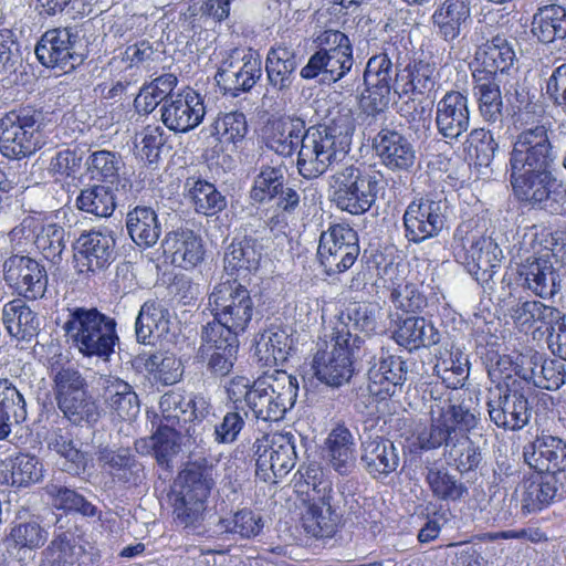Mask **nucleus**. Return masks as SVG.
<instances>
[{
    "label": "nucleus",
    "mask_w": 566,
    "mask_h": 566,
    "mask_svg": "<svg viewBox=\"0 0 566 566\" xmlns=\"http://www.w3.org/2000/svg\"><path fill=\"white\" fill-rule=\"evenodd\" d=\"M179 492L207 501L214 486L212 461L205 457L195 458L190 453L189 461L178 476Z\"/></svg>",
    "instance_id": "obj_40"
},
{
    "label": "nucleus",
    "mask_w": 566,
    "mask_h": 566,
    "mask_svg": "<svg viewBox=\"0 0 566 566\" xmlns=\"http://www.w3.org/2000/svg\"><path fill=\"white\" fill-rule=\"evenodd\" d=\"M327 457L331 467L340 475L350 474L356 467L354 436L343 424L334 428L326 439Z\"/></svg>",
    "instance_id": "obj_43"
},
{
    "label": "nucleus",
    "mask_w": 566,
    "mask_h": 566,
    "mask_svg": "<svg viewBox=\"0 0 566 566\" xmlns=\"http://www.w3.org/2000/svg\"><path fill=\"white\" fill-rule=\"evenodd\" d=\"M115 239L111 231H90L80 235L74 244V260L78 272H95L115 259Z\"/></svg>",
    "instance_id": "obj_24"
},
{
    "label": "nucleus",
    "mask_w": 566,
    "mask_h": 566,
    "mask_svg": "<svg viewBox=\"0 0 566 566\" xmlns=\"http://www.w3.org/2000/svg\"><path fill=\"white\" fill-rule=\"evenodd\" d=\"M381 175L354 164L336 169L328 178L331 200L350 214H363L376 202Z\"/></svg>",
    "instance_id": "obj_6"
},
{
    "label": "nucleus",
    "mask_w": 566,
    "mask_h": 566,
    "mask_svg": "<svg viewBox=\"0 0 566 566\" xmlns=\"http://www.w3.org/2000/svg\"><path fill=\"white\" fill-rule=\"evenodd\" d=\"M462 251H464V263L469 272L482 282L493 277L503 258L499 245L491 238L482 235L468 237L463 242Z\"/></svg>",
    "instance_id": "obj_30"
},
{
    "label": "nucleus",
    "mask_w": 566,
    "mask_h": 566,
    "mask_svg": "<svg viewBox=\"0 0 566 566\" xmlns=\"http://www.w3.org/2000/svg\"><path fill=\"white\" fill-rule=\"evenodd\" d=\"M506 360H497L489 368V377L495 384L488 392V412L490 420L505 430H521L532 417V407L524 392L522 381L511 375L502 376L501 365Z\"/></svg>",
    "instance_id": "obj_4"
},
{
    "label": "nucleus",
    "mask_w": 566,
    "mask_h": 566,
    "mask_svg": "<svg viewBox=\"0 0 566 566\" xmlns=\"http://www.w3.org/2000/svg\"><path fill=\"white\" fill-rule=\"evenodd\" d=\"M316 469H308L306 474L313 479V497L302 516L304 531L315 538H331L342 525L344 510L343 493L334 491L331 481L316 482Z\"/></svg>",
    "instance_id": "obj_9"
},
{
    "label": "nucleus",
    "mask_w": 566,
    "mask_h": 566,
    "mask_svg": "<svg viewBox=\"0 0 566 566\" xmlns=\"http://www.w3.org/2000/svg\"><path fill=\"white\" fill-rule=\"evenodd\" d=\"M424 470L426 482L432 495L438 500L455 502L468 493L465 484L451 474L444 465L432 463L426 465Z\"/></svg>",
    "instance_id": "obj_54"
},
{
    "label": "nucleus",
    "mask_w": 566,
    "mask_h": 566,
    "mask_svg": "<svg viewBox=\"0 0 566 566\" xmlns=\"http://www.w3.org/2000/svg\"><path fill=\"white\" fill-rule=\"evenodd\" d=\"M513 193L518 201L551 216L566 213V184L552 169L510 171Z\"/></svg>",
    "instance_id": "obj_7"
},
{
    "label": "nucleus",
    "mask_w": 566,
    "mask_h": 566,
    "mask_svg": "<svg viewBox=\"0 0 566 566\" xmlns=\"http://www.w3.org/2000/svg\"><path fill=\"white\" fill-rule=\"evenodd\" d=\"M483 72L473 73L474 95L478 98L479 112L482 118L490 123H501L503 118V99L500 80L482 76Z\"/></svg>",
    "instance_id": "obj_45"
},
{
    "label": "nucleus",
    "mask_w": 566,
    "mask_h": 566,
    "mask_svg": "<svg viewBox=\"0 0 566 566\" xmlns=\"http://www.w3.org/2000/svg\"><path fill=\"white\" fill-rule=\"evenodd\" d=\"M298 381L285 370L275 369L252 384L248 407L256 419L279 421L296 402Z\"/></svg>",
    "instance_id": "obj_8"
},
{
    "label": "nucleus",
    "mask_w": 566,
    "mask_h": 566,
    "mask_svg": "<svg viewBox=\"0 0 566 566\" xmlns=\"http://www.w3.org/2000/svg\"><path fill=\"white\" fill-rule=\"evenodd\" d=\"M431 424L419 436L423 450L444 447V455L460 473L475 470L482 452L468 436L480 421L478 396L473 392H451L449 398H437L430 406Z\"/></svg>",
    "instance_id": "obj_1"
},
{
    "label": "nucleus",
    "mask_w": 566,
    "mask_h": 566,
    "mask_svg": "<svg viewBox=\"0 0 566 566\" xmlns=\"http://www.w3.org/2000/svg\"><path fill=\"white\" fill-rule=\"evenodd\" d=\"M97 462L114 482L138 486L146 479L145 467L129 448H99Z\"/></svg>",
    "instance_id": "obj_28"
},
{
    "label": "nucleus",
    "mask_w": 566,
    "mask_h": 566,
    "mask_svg": "<svg viewBox=\"0 0 566 566\" xmlns=\"http://www.w3.org/2000/svg\"><path fill=\"white\" fill-rule=\"evenodd\" d=\"M373 148L381 163L392 171H409L415 165L416 151L412 144L394 128L381 126L373 137Z\"/></svg>",
    "instance_id": "obj_26"
},
{
    "label": "nucleus",
    "mask_w": 566,
    "mask_h": 566,
    "mask_svg": "<svg viewBox=\"0 0 566 566\" xmlns=\"http://www.w3.org/2000/svg\"><path fill=\"white\" fill-rule=\"evenodd\" d=\"M57 409L73 426H95L102 417V408L96 398L88 391H81L55 399Z\"/></svg>",
    "instance_id": "obj_41"
},
{
    "label": "nucleus",
    "mask_w": 566,
    "mask_h": 566,
    "mask_svg": "<svg viewBox=\"0 0 566 566\" xmlns=\"http://www.w3.org/2000/svg\"><path fill=\"white\" fill-rule=\"evenodd\" d=\"M84 547L72 535L61 533L41 552L39 566H80Z\"/></svg>",
    "instance_id": "obj_51"
},
{
    "label": "nucleus",
    "mask_w": 566,
    "mask_h": 566,
    "mask_svg": "<svg viewBox=\"0 0 566 566\" xmlns=\"http://www.w3.org/2000/svg\"><path fill=\"white\" fill-rule=\"evenodd\" d=\"M359 253L358 234L348 224H333L319 237L317 256L327 275L350 269Z\"/></svg>",
    "instance_id": "obj_16"
},
{
    "label": "nucleus",
    "mask_w": 566,
    "mask_h": 566,
    "mask_svg": "<svg viewBox=\"0 0 566 566\" xmlns=\"http://www.w3.org/2000/svg\"><path fill=\"white\" fill-rule=\"evenodd\" d=\"M331 350H318L312 361L314 376L329 387L347 384L354 375V363L364 354L378 347L377 339H365L359 335H349L347 331L334 332Z\"/></svg>",
    "instance_id": "obj_5"
},
{
    "label": "nucleus",
    "mask_w": 566,
    "mask_h": 566,
    "mask_svg": "<svg viewBox=\"0 0 566 566\" xmlns=\"http://www.w3.org/2000/svg\"><path fill=\"white\" fill-rule=\"evenodd\" d=\"M475 61L481 67H478L474 73L483 72L482 76L499 78V74L505 73L513 65L515 52L506 38L495 35L479 46Z\"/></svg>",
    "instance_id": "obj_36"
},
{
    "label": "nucleus",
    "mask_w": 566,
    "mask_h": 566,
    "mask_svg": "<svg viewBox=\"0 0 566 566\" xmlns=\"http://www.w3.org/2000/svg\"><path fill=\"white\" fill-rule=\"evenodd\" d=\"M380 310L376 304L366 302L350 303L339 315V324L335 332L347 331L349 335H359L365 339H380L378 336H370L369 333L377 327V319Z\"/></svg>",
    "instance_id": "obj_42"
},
{
    "label": "nucleus",
    "mask_w": 566,
    "mask_h": 566,
    "mask_svg": "<svg viewBox=\"0 0 566 566\" xmlns=\"http://www.w3.org/2000/svg\"><path fill=\"white\" fill-rule=\"evenodd\" d=\"M521 510L523 514H532L548 506L555 499L558 488L555 475H537L523 483Z\"/></svg>",
    "instance_id": "obj_48"
},
{
    "label": "nucleus",
    "mask_w": 566,
    "mask_h": 566,
    "mask_svg": "<svg viewBox=\"0 0 566 566\" xmlns=\"http://www.w3.org/2000/svg\"><path fill=\"white\" fill-rule=\"evenodd\" d=\"M360 462L373 479L384 480L399 468V450L389 439L369 437L361 442Z\"/></svg>",
    "instance_id": "obj_31"
},
{
    "label": "nucleus",
    "mask_w": 566,
    "mask_h": 566,
    "mask_svg": "<svg viewBox=\"0 0 566 566\" xmlns=\"http://www.w3.org/2000/svg\"><path fill=\"white\" fill-rule=\"evenodd\" d=\"M399 75V67L394 65L387 52L373 55L364 71L365 93L360 106L366 115L367 127L377 122H386V108L390 103L391 91Z\"/></svg>",
    "instance_id": "obj_10"
},
{
    "label": "nucleus",
    "mask_w": 566,
    "mask_h": 566,
    "mask_svg": "<svg viewBox=\"0 0 566 566\" xmlns=\"http://www.w3.org/2000/svg\"><path fill=\"white\" fill-rule=\"evenodd\" d=\"M161 245L164 252L171 255V262L184 269L193 268L203 260L202 240L190 229L169 231Z\"/></svg>",
    "instance_id": "obj_35"
},
{
    "label": "nucleus",
    "mask_w": 566,
    "mask_h": 566,
    "mask_svg": "<svg viewBox=\"0 0 566 566\" xmlns=\"http://www.w3.org/2000/svg\"><path fill=\"white\" fill-rule=\"evenodd\" d=\"M209 306L213 319L207 324L220 325L237 336L245 332L259 314L250 291L235 281L216 285L209 295Z\"/></svg>",
    "instance_id": "obj_11"
},
{
    "label": "nucleus",
    "mask_w": 566,
    "mask_h": 566,
    "mask_svg": "<svg viewBox=\"0 0 566 566\" xmlns=\"http://www.w3.org/2000/svg\"><path fill=\"white\" fill-rule=\"evenodd\" d=\"M378 347L374 352H368L365 355L361 349V359L367 358L368 364L370 365L368 369V390L371 395H379V388L376 387L381 385V380L386 378V374L390 371L391 368L400 367L401 357L389 355L385 352L384 346L381 345V339H377Z\"/></svg>",
    "instance_id": "obj_61"
},
{
    "label": "nucleus",
    "mask_w": 566,
    "mask_h": 566,
    "mask_svg": "<svg viewBox=\"0 0 566 566\" xmlns=\"http://www.w3.org/2000/svg\"><path fill=\"white\" fill-rule=\"evenodd\" d=\"M126 229L130 239L142 248L154 247L161 234L158 216L150 207L137 206L126 216Z\"/></svg>",
    "instance_id": "obj_44"
},
{
    "label": "nucleus",
    "mask_w": 566,
    "mask_h": 566,
    "mask_svg": "<svg viewBox=\"0 0 566 566\" xmlns=\"http://www.w3.org/2000/svg\"><path fill=\"white\" fill-rule=\"evenodd\" d=\"M285 168L283 165H262L259 174L254 177L250 198L258 203L270 202L275 199L279 190L285 185Z\"/></svg>",
    "instance_id": "obj_58"
},
{
    "label": "nucleus",
    "mask_w": 566,
    "mask_h": 566,
    "mask_svg": "<svg viewBox=\"0 0 566 566\" xmlns=\"http://www.w3.org/2000/svg\"><path fill=\"white\" fill-rule=\"evenodd\" d=\"M86 166L92 179L114 184L118 180L124 163L116 153L97 150L87 157Z\"/></svg>",
    "instance_id": "obj_62"
},
{
    "label": "nucleus",
    "mask_w": 566,
    "mask_h": 566,
    "mask_svg": "<svg viewBox=\"0 0 566 566\" xmlns=\"http://www.w3.org/2000/svg\"><path fill=\"white\" fill-rule=\"evenodd\" d=\"M206 115L201 95L192 88L169 97L160 107L164 125L175 133H188L196 128Z\"/></svg>",
    "instance_id": "obj_22"
},
{
    "label": "nucleus",
    "mask_w": 566,
    "mask_h": 566,
    "mask_svg": "<svg viewBox=\"0 0 566 566\" xmlns=\"http://www.w3.org/2000/svg\"><path fill=\"white\" fill-rule=\"evenodd\" d=\"M518 274L524 285L542 298L552 297L559 291V276L548 258L526 259Z\"/></svg>",
    "instance_id": "obj_37"
},
{
    "label": "nucleus",
    "mask_w": 566,
    "mask_h": 566,
    "mask_svg": "<svg viewBox=\"0 0 566 566\" xmlns=\"http://www.w3.org/2000/svg\"><path fill=\"white\" fill-rule=\"evenodd\" d=\"M102 398L106 408L118 418L130 420L140 411V401L127 381L108 376L103 381Z\"/></svg>",
    "instance_id": "obj_38"
},
{
    "label": "nucleus",
    "mask_w": 566,
    "mask_h": 566,
    "mask_svg": "<svg viewBox=\"0 0 566 566\" xmlns=\"http://www.w3.org/2000/svg\"><path fill=\"white\" fill-rule=\"evenodd\" d=\"M434 124L446 140L459 142L470 127L468 96L459 91L447 92L437 103Z\"/></svg>",
    "instance_id": "obj_23"
},
{
    "label": "nucleus",
    "mask_w": 566,
    "mask_h": 566,
    "mask_svg": "<svg viewBox=\"0 0 566 566\" xmlns=\"http://www.w3.org/2000/svg\"><path fill=\"white\" fill-rule=\"evenodd\" d=\"M146 368L164 385L177 384L184 374L181 360L174 354L155 353L146 359Z\"/></svg>",
    "instance_id": "obj_63"
},
{
    "label": "nucleus",
    "mask_w": 566,
    "mask_h": 566,
    "mask_svg": "<svg viewBox=\"0 0 566 566\" xmlns=\"http://www.w3.org/2000/svg\"><path fill=\"white\" fill-rule=\"evenodd\" d=\"M49 375L53 381L54 399L88 391L87 380L80 369L62 358L50 363Z\"/></svg>",
    "instance_id": "obj_52"
},
{
    "label": "nucleus",
    "mask_w": 566,
    "mask_h": 566,
    "mask_svg": "<svg viewBox=\"0 0 566 566\" xmlns=\"http://www.w3.org/2000/svg\"><path fill=\"white\" fill-rule=\"evenodd\" d=\"M353 132L348 116L333 119L329 125L310 126L297 151L298 174L307 180L316 179L340 163L349 151Z\"/></svg>",
    "instance_id": "obj_2"
},
{
    "label": "nucleus",
    "mask_w": 566,
    "mask_h": 566,
    "mask_svg": "<svg viewBox=\"0 0 566 566\" xmlns=\"http://www.w3.org/2000/svg\"><path fill=\"white\" fill-rule=\"evenodd\" d=\"M2 323L10 336L21 340H30L39 329L36 314L19 298L3 306Z\"/></svg>",
    "instance_id": "obj_47"
},
{
    "label": "nucleus",
    "mask_w": 566,
    "mask_h": 566,
    "mask_svg": "<svg viewBox=\"0 0 566 566\" xmlns=\"http://www.w3.org/2000/svg\"><path fill=\"white\" fill-rule=\"evenodd\" d=\"M177 82V77L168 73L144 85L134 99L136 112L138 114L148 115L155 111L160 103L164 104L169 97H175L171 92L176 87Z\"/></svg>",
    "instance_id": "obj_56"
},
{
    "label": "nucleus",
    "mask_w": 566,
    "mask_h": 566,
    "mask_svg": "<svg viewBox=\"0 0 566 566\" xmlns=\"http://www.w3.org/2000/svg\"><path fill=\"white\" fill-rule=\"evenodd\" d=\"M354 66L353 49L326 52L317 50L313 53L300 75L304 80H317L319 84H332L340 81Z\"/></svg>",
    "instance_id": "obj_27"
},
{
    "label": "nucleus",
    "mask_w": 566,
    "mask_h": 566,
    "mask_svg": "<svg viewBox=\"0 0 566 566\" xmlns=\"http://www.w3.org/2000/svg\"><path fill=\"white\" fill-rule=\"evenodd\" d=\"M42 126L41 111L22 108L7 113L0 119L1 153L17 159L34 154L43 145Z\"/></svg>",
    "instance_id": "obj_13"
},
{
    "label": "nucleus",
    "mask_w": 566,
    "mask_h": 566,
    "mask_svg": "<svg viewBox=\"0 0 566 566\" xmlns=\"http://www.w3.org/2000/svg\"><path fill=\"white\" fill-rule=\"evenodd\" d=\"M260 231L245 233L241 240H234L224 253V269L231 272L256 271L263 254V238L258 235Z\"/></svg>",
    "instance_id": "obj_39"
},
{
    "label": "nucleus",
    "mask_w": 566,
    "mask_h": 566,
    "mask_svg": "<svg viewBox=\"0 0 566 566\" xmlns=\"http://www.w3.org/2000/svg\"><path fill=\"white\" fill-rule=\"evenodd\" d=\"M556 153L545 125L522 130L510 154V171L552 169Z\"/></svg>",
    "instance_id": "obj_17"
},
{
    "label": "nucleus",
    "mask_w": 566,
    "mask_h": 566,
    "mask_svg": "<svg viewBox=\"0 0 566 566\" xmlns=\"http://www.w3.org/2000/svg\"><path fill=\"white\" fill-rule=\"evenodd\" d=\"M81 40L75 28L48 30L35 46V55L45 67H57L64 72L83 63L84 54L78 52Z\"/></svg>",
    "instance_id": "obj_19"
},
{
    "label": "nucleus",
    "mask_w": 566,
    "mask_h": 566,
    "mask_svg": "<svg viewBox=\"0 0 566 566\" xmlns=\"http://www.w3.org/2000/svg\"><path fill=\"white\" fill-rule=\"evenodd\" d=\"M304 447L300 433L275 432L258 439L253 444L256 475L265 482L282 479L295 467Z\"/></svg>",
    "instance_id": "obj_12"
},
{
    "label": "nucleus",
    "mask_w": 566,
    "mask_h": 566,
    "mask_svg": "<svg viewBox=\"0 0 566 566\" xmlns=\"http://www.w3.org/2000/svg\"><path fill=\"white\" fill-rule=\"evenodd\" d=\"M206 502L178 491L172 504L175 521L185 527L197 526L203 518Z\"/></svg>",
    "instance_id": "obj_64"
},
{
    "label": "nucleus",
    "mask_w": 566,
    "mask_h": 566,
    "mask_svg": "<svg viewBox=\"0 0 566 566\" xmlns=\"http://www.w3.org/2000/svg\"><path fill=\"white\" fill-rule=\"evenodd\" d=\"M296 51L285 43L273 45L266 55L265 72L270 87L286 95L295 81V71L297 69Z\"/></svg>",
    "instance_id": "obj_33"
},
{
    "label": "nucleus",
    "mask_w": 566,
    "mask_h": 566,
    "mask_svg": "<svg viewBox=\"0 0 566 566\" xmlns=\"http://www.w3.org/2000/svg\"><path fill=\"white\" fill-rule=\"evenodd\" d=\"M4 281L28 300L44 296L48 285L45 268L28 255H11L3 263Z\"/></svg>",
    "instance_id": "obj_21"
},
{
    "label": "nucleus",
    "mask_w": 566,
    "mask_h": 566,
    "mask_svg": "<svg viewBox=\"0 0 566 566\" xmlns=\"http://www.w3.org/2000/svg\"><path fill=\"white\" fill-rule=\"evenodd\" d=\"M524 461L536 472L555 475L566 471V442L556 436L542 433L524 447Z\"/></svg>",
    "instance_id": "obj_25"
},
{
    "label": "nucleus",
    "mask_w": 566,
    "mask_h": 566,
    "mask_svg": "<svg viewBox=\"0 0 566 566\" xmlns=\"http://www.w3.org/2000/svg\"><path fill=\"white\" fill-rule=\"evenodd\" d=\"M198 357L207 363V369L217 377L230 374L237 360L239 339L234 333L216 324H206L200 333Z\"/></svg>",
    "instance_id": "obj_20"
},
{
    "label": "nucleus",
    "mask_w": 566,
    "mask_h": 566,
    "mask_svg": "<svg viewBox=\"0 0 566 566\" xmlns=\"http://www.w3.org/2000/svg\"><path fill=\"white\" fill-rule=\"evenodd\" d=\"M171 314L160 301L148 300L142 306L135 319V335L140 344H154L170 333Z\"/></svg>",
    "instance_id": "obj_34"
},
{
    "label": "nucleus",
    "mask_w": 566,
    "mask_h": 566,
    "mask_svg": "<svg viewBox=\"0 0 566 566\" xmlns=\"http://www.w3.org/2000/svg\"><path fill=\"white\" fill-rule=\"evenodd\" d=\"M532 33L542 43H552L566 36V9L558 4L538 8L533 17Z\"/></svg>",
    "instance_id": "obj_50"
},
{
    "label": "nucleus",
    "mask_w": 566,
    "mask_h": 566,
    "mask_svg": "<svg viewBox=\"0 0 566 566\" xmlns=\"http://www.w3.org/2000/svg\"><path fill=\"white\" fill-rule=\"evenodd\" d=\"M27 419V402L21 391L8 378H0V434Z\"/></svg>",
    "instance_id": "obj_49"
},
{
    "label": "nucleus",
    "mask_w": 566,
    "mask_h": 566,
    "mask_svg": "<svg viewBox=\"0 0 566 566\" xmlns=\"http://www.w3.org/2000/svg\"><path fill=\"white\" fill-rule=\"evenodd\" d=\"M155 460L157 464L167 471L174 468V460L181 451L182 436L177 428L158 426L154 432Z\"/></svg>",
    "instance_id": "obj_60"
},
{
    "label": "nucleus",
    "mask_w": 566,
    "mask_h": 566,
    "mask_svg": "<svg viewBox=\"0 0 566 566\" xmlns=\"http://www.w3.org/2000/svg\"><path fill=\"white\" fill-rule=\"evenodd\" d=\"M161 420L159 426L176 428L181 422L191 424L187 428V434L195 441L206 431L205 422L214 416V409L210 400L201 394L186 396L178 390H169L159 401Z\"/></svg>",
    "instance_id": "obj_14"
},
{
    "label": "nucleus",
    "mask_w": 566,
    "mask_h": 566,
    "mask_svg": "<svg viewBox=\"0 0 566 566\" xmlns=\"http://www.w3.org/2000/svg\"><path fill=\"white\" fill-rule=\"evenodd\" d=\"M470 22L471 8L464 0H444L431 15L437 35L448 44H453Z\"/></svg>",
    "instance_id": "obj_32"
},
{
    "label": "nucleus",
    "mask_w": 566,
    "mask_h": 566,
    "mask_svg": "<svg viewBox=\"0 0 566 566\" xmlns=\"http://www.w3.org/2000/svg\"><path fill=\"white\" fill-rule=\"evenodd\" d=\"M46 492L52 497L53 505L56 509L75 512L85 517H99L101 515L97 506L75 490L52 483L46 486Z\"/></svg>",
    "instance_id": "obj_59"
},
{
    "label": "nucleus",
    "mask_w": 566,
    "mask_h": 566,
    "mask_svg": "<svg viewBox=\"0 0 566 566\" xmlns=\"http://www.w3.org/2000/svg\"><path fill=\"white\" fill-rule=\"evenodd\" d=\"M305 122L295 116H284L269 120L263 129L264 146L283 158L294 155L306 134Z\"/></svg>",
    "instance_id": "obj_29"
},
{
    "label": "nucleus",
    "mask_w": 566,
    "mask_h": 566,
    "mask_svg": "<svg viewBox=\"0 0 566 566\" xmlns=\"http://www.w3.org/2000/svg\"><path fill=\"white\" fill-rule=\"evenodd\" d=\"M76 207L81 211L99 218L109 217L116 208L114 191L109 186L104 185L86 187L77 196Z\"/></svg>",
    "instance_id": "obj_57"
},
{
    "label": "nucleus",
    "mask_w": 566,
    "mask_h": 566,
    "mask_svg": "<svg viewBox=\"0 0 566 566\" xmlns=\"http://www.w3.org/2000/svg\"><path fill=\"white\" fill-rule=\"evenodd\" d=\"M396 340L399 345L411 349L420 347H430L439 343V333L437 328L424 317L411 316L401 323L395 332Z\"/></svg>",
    "instance_id": "obj_53"
},
{
    "label": "nucleus",
    "mask_w": 566,
    "mask_h": 566,
    "mask_svg": "<svg viewBox=\"0 0 566 566\" xmlns=\"http://www.w3.org/2000/svg\"><path fill=\"white\" fill-rule=\"evenodd\" d=\"M117 322L96 307L69 308L63 325L66 336L85 357H98L108 361L119 344Z\"/></svg>",
    "instance_id": "obj_3"
},
{
    "label": "nucleus",
    "mask_w": 566,
    "mask_h": 566,
    "mask_svg": "<svg viewBox=\"0 0 566 566\" xmlns=\"http://www.w3.org/2000/svg\"><path fill=\"white\" fill-rule=\"evenodd\" d=\"M262 76L260 54L252 49H234L221 62L216 74L226 94L235 97L249 92Z\"/></svg>",
    "instance_id": "obj_18"
},
{
    "label": "nucleus",
    "mask_w": 566,
    "mask_h": 566,
    "mask_svg": "<svg viewBox=\"0 0 566 566\" xmlns=\"http://www.w3.org/2000/svg\"><path fill=\"white\" fill-rule=\"evenodd\" d=\"M450 205L443 192L412 200L402 216L405 238L412 243L438 237L446 226Z\"/></svg>",
    "instance_id": "obj_15"
},
{
    "label": "nucleus",
    "mask_w": 566,
    "mask_h": 566,
    "mask_svg": "<svg viewBox=\"0 0 566 566\" xmlns=\"http://www.w3.org/2000/svg\"><path fill=\"white\" fill-rule=\"evenodd\" d=\"M187 198L197 213L217 216L227 208V198L217 187L203 179L190 177L185 182Z\"/></svg>",
    "instance_id": "obj_46"
},
{
    "label": "nucleus",
    "mask_w": 566,
    "mask_h": 566,
    "mask_svg": "<svg viewBox=\"0 0 566 566\" xmlns=\"http://www.w3.org/2000/svg\"><path fill=\"white\" fill-rule=\"evenodd\" d=\"M292 338L284 331H269L260 335L254 355L264 366L283 365L292 350Z\"/></svg>",
    "instance_id": "obj_55"
}]
</instances>
